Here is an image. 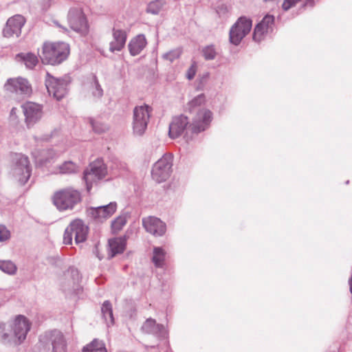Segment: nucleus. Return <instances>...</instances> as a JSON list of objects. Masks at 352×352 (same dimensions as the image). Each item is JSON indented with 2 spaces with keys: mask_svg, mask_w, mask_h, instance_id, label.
<instances>
[{
  "mask_svg": "<svg viewBox=\"0 0 352 352\" xmlns=\"http://www.w3.org/2000/svg\"><path fill=\"white\" fill-rule=\"evenodd\" d=\"M102 313L106 321L111 324L113 323V311L111 305L108 301L103 303L102 307Z\"/></svg>",
  "mask_w": 352,
  "mask_h": 352,
  "instance_id": "nucleus-29",
  "label": "nucleus"
},
{
  "mask_svg": "<svg viewBox=\"0 0 352 352\" xmlns=\"http://www.w3.org/2000/svg\"><path fill=\"white\" fill-rule=\"evenodd\" d=\"M171 163L168 157L160 159L152 169V178L157 183L166 181L170 175Z\"/></svg>",
  "mask_w": 352,
  "mask_h": 352,
  "instance_id": "nucleus-11",
  "label": "nucleus"
},
{
  "mask_svg": "<svg viewBox=\"0 0 352 352\" xmlns=\"http://www.w3.org/2000/svg\"><path fill=\"white\" fill-rule=\"evenodd\" d=\"M25 22V20L21 15L17 14L10 17L8 20L6 25L3 28V36L8 38L14 36H19Z\"/></svg>",
  "mask_w": 352,
  "mask_h": 352,
  "instance_id": "nucleus-14",
  "label": "nucleus"
},
{
  "mask_svg": "<svg viewBox=\"0 0 352 352\" xmlns=\"http://www.w3.org/2000/svg\"><path fill=\"white\" fill-rule=\"evenodd\" d=\"M127 38L126 32L120 29H113V40L110 43L109 50L111 52L120 51L125 45Z\"/></svg>",
  "mask_w": 352,
  "mask_h": 352,
  "instance_id": "nucleus-21",
  "label": "nucleus"
},
{
  "mask_svg": "<svg viewBox=\"0 0 352 352\" xmlns=\"http://www.w3.org/2000/svg\"><path fill=\"white\" fill-rule=\"evenodd\" d=\"M252 20L242 16L240 17L230 31V42L236 45L250 32L252 28Z\"/></svg>",
  "mask_w": 352,
  "mask_h": 352,
  "instance_id": "nucleus-8",
  "label": "nucleus"
},
{
  "mask_svg": "<svg viewBox=\"0 0 352 352\" xmlns=\"http://www.w3.org/2000/svg\"><path fill=\"white\" fill-rule=\"evenodd\" d=\"M68 22L74 30L86 33L88 30V23L82 10L79 8H72L68 12Z\"/></svg>",
  "mask_w": 352,
  "mask_h": 352,
  "instance_id": "nucleus-10",
  "label": "nucleus"
},
{
  "mask_svg": "<svg viewBox=\"0 0 352 352\" xmlns=\"http://www.w3.org/2000/svg\"><path fill=\"white\" fill-rule=\"evenodd\" d=\"M212 120V113L208 109L199 111L194 118L192 123L189 125L192 133H199L204 131Z\"/></svg>",
  "mask_w": 352,
  "mask_h": 352,
  "instance_id": "nucleus-13",
  "label": "nucleus"
},
{
  "mask_svg": "<svg viewBox=\"0 0 352 352\" xmlns=\"http://www.w3.org/2000/svg\"><path fill=\"white\" fill-rule=\"evenodd\" d=\"M14 165L12 174L20 184H25L31 175V169L28 158L23 155L16 154L14 159Z\"/></svg>",
  "mask_w": 352,
  "mask_h": 352,
  "instance_id": "nucleus-5",
  "label": "nucleus"
},
{
  "mask_svg": "<svg viewBox=\"0 0 352 352\" xmlns=\"http://www.w3.org/2000/svg\"><path fill=\"white\" fill-rule=\"evenodd\" d=\"M23 109L28 126L34 124L42 116V107L38 104L28 102L23 105Z\"/></svg>",
  "mask_w": 352,
  "mask_h": 352,
  "instance_id": "nucleus-16",
  "label": "nucleus"
},
{
  "mask_svg": "<svg viewBox=\"0 0 352 352\" xmlns=\"http://www.w3.org/2000/svg\"><path fill=\"white\" fill-rule=\"evenodd\" d=\"M52 199L53 204L60 211L72 210L82 200L80 192L73 188L56 190Z\"/></svg>",
  "mask_w": 352,
  "mask_h": 352,
  "instance_id": "nucleus-2",
  "label": "nucleus"
},
{
  "mask_svg": "<svg viewBox=\"0 0 352 352\" xmlns=\"http://www.w3.org/2000/svg\"><path fill=\"white\" fill-rule=\"evenodd\" d=\"M91 124L93 127L94 131L98 133H103L108 129L107 126L101 120H91Z\"/></svg>",
  "mask_w": 352,
  "mask_h": 352,
  "instance_id": "nucleus-32",
  "label": "nucleus"
},
{
  "mask_svg": "<svg viewBox=\"0 0 352 352\" xmlns=\"http://www.w3.org/2000/svg\"><path fill=\"white\" fill-rule=\"evenodd\" d=\"M166 251L159 247L153 248L152 261L157 267H163L165 265Z\"/></svg>",
  "mask_w": 352,
  "mask_h": 352,
  "instance_id": "nucleus-25",
  "label": "nucleus"
},
{
  "mask_svg": "<svg viewBox=\"0 0 352 352\" xmlns=\"http://www.w3.org/2000/svg\"><path fill=\"white\" fill-rule=\"evenodd\" d=\"M85 91L89 98H99L103 94V91L100 87L96 76H91L85 83Z\"/></svg>",
  "mask_w": 352,
  "mask_h": 352,
  "instance_id": "nucleus-22",
  "label": "nucleus"
},
{
  "mask_svg": "<svg viewBox=\"0 0 352 352\" xmlns=\"http://www.w3.org/2000/svg\"><path fill=\"white\" fill-rule=\"evenodd\" d=\"M62 173H72L77 170L76 165L72 162H67L60 167Z\"/></svg>",
  "mask_w": 352,
  "mask_h": 352,
  "instance_id": "nucleus-33",
  "label": "nucleus"
},
{
  "mask_svg": "<svg viewBox=\"0 0 352 352\" xmlns=\"http://www.w3.org/2000/svg\"><path fill=\"white\" fill-rule=\"evenodd\" d=\"M349 283L350 285V292L352 294V276L350 278Z\"/></svg>",
  "mask_w": 352,
  "mask_h": 352,
  "instance_id": "nucleus-40",
  "label": "nucleus"
},
{
  "mask_svg": "<svg viewBox=\"0 0 352 352\" xmlns=\"http://www.w3.org/2000/svg\"><path fill=\"white\" fill-rule=\"evenodd\" d=\"M126 223V219L123 217H117L111 223V228L114 232L120 231Z\"/></svg>",
  "mask_w": 352,
  "mask_h": 352,
  "instance_id": "nucleus-34",
  "label": "nucleus"
},
{
  "mask_svg": "<svg viewBox=\"0 0 352 352\" xmlns=\"http://www.w3.org/2000/svg\"><path fill=\"white\" fill-rule=\"evenodd\" d=\"M151 109L147 105L136 107L133 110V133L135 135H142L150 118Z\"/></svg>",
  "mask_w": 352,
  "mask_h": 352,
  "instance_id": "nucleus-4",
  "label": "nucleus"
},
{
  "mask_svg": "<svg viewBox=\"0 0 352 352\" xmlns=\"http://www.w3.org/2000/svg\"><path fill=\"white\" fill-rule=\"evenodd\" d=\"M37 1L43 10L49 9L54 3V0H37Z\"/></svg>",
  "mask_w": 352,
  "mask_h": 352,
  "instance_id": "nucleus-38",
  "label": "nucleus"
},
{
  "mask_svg": "<svg viewBox=\"0 0 352 352\" xmlns=\"http://www.w3.org/2000/svg\"><path fill=\"white\" fill-rule=\"evenodd\" d=\"M88 230V226L82 220L76 219L72 221L65 229L63 235L64 244L71 245L74 236L76 243L84 242L87 239Z\"/></svg>",
  "mask_w": 352,
  "mask_h": 352,
  "instance_id": "nucleus-3",
  "label": "nucleus"
},
{
  "mask_svg": "<svg viewBox=\"0 0 352 352\" xmlns=\"http://www.w3.org/2000/svg\"><path fill=\"white\" fill-rule=\"evenodd\" d=\"M10 237L9 230L4 226H0V241L7 240Z\"/></svg>",
  "mask_w": 352,
  "mask_h": 352,
  "instance_id": "nucleus-37",
  "label": "nucleus"
},
{
  "mask_svg": "<svg viewBox=\"0 0 352 352\" xmlns=\"http://www.w3.org/2000/svg\"><path fill=\"white\" fill-rule=\"evenodd\" d=\"M206 101L204 94L199 95L198 96L190 100L187 104V109L189 112L195 111L199 107L204 104Z\"/></svg>",
  "mask_w": 352,
  "mask_h": 352,
  "instance_id": "nucleus-28",
  "label": "nucleus"
},
{
  "mask_svg": "<svg viewBox=\"0 0 352 352\" xmlns=\"http://www.w3.org/2000/svg\"><path fill=\"white\" fill-rule=\"evenodd\" d=\"M107 174V166L102 160H96L91 162L84 173L87 188L89 189L93 183L103 179Z\"/></svg>",
  "mask_w": 352,
  "mask_h": 352,
  "instance_id": "nucleus-7",
  "label": "nucleus"
},
{
  "mask_svg": "<svg viewBox=\"0 0 352 352\" xmlns=\"http://www.w3.org/2000/svg\"><path fill=\"white\" fill-rule=\"evenodd\" d=\"M8 338V335L7 333H4L3 336V339L6 340Z\"/></svg>",
  "mask_w": 352,
  "mask_h": 352,
  "instance_id": "nucleus-41",
  "label": "nucleus"
},
{
  "mask_svg": "<svg viewBox=\"0 0 352 352\" xmlns=\"http://www.w3.org/2000/svg\"><path fill=\"white\" fill-rule=\"evenodd\" d=\"M116 203L111 202L107 206L89 208V214L96 221L102 222L111 217L116 212Z\"/></svg>",
  "mask_w": 352,
  "mask_h": 352,
  "instance_id": "nucleus-15",
  "label": "nucleus"
},
{
  "mask_svg": "<svg viewBox=\"0 0 352 352\" xmlns=\"http://www.w3.org/2000/svg\"><path fill=\"white\" fill-rule=\"evenodd\" d=\"M197 67L196 63H195V62L192 63V64L191 65L190 68L188 69L187 73H186V77L188 79L191 80L195 77L196 72H197Z\"/></svg>",
  "mask_w": 352,
  "mask_h": 352,
  "instance_id": "nucleus-36",
  "label": "nucleus"
},
{
  "mask_svg": "<svg viewBox=\"0 0 352 352\" xmlns=\"http://www.w3.org/2000/svg\"><path fill=\"white\" fill-rule=\"evenodd\" d=\"M162 3L160 0L151 2L147 7V12L153 14L159 13L162 8Z\"/></svg>",
  "mask_w": 352,
  "mask_h": 352,
  "instance_id": "nucleus-31",
  "label": "nucleus"
},
{
  "mask_svg": "<svg viewBox=\"0 0 352 352\" xmlns=\"http://www.w3.org/2000/svg\"><path fill=\"white\" fill-rule=\"evenodd\" d=\"M66 83L64 80L51 77L46 81V87L50 95L57 100L62 99L66 94Z\"/></svg>",
  "mask_w": 352,
  "mask_h": 352,
  "instance_id": "nucleus-17",
  "label": "nucleus"
},
{
  "mask_svg": "<svg viewBox=\"0 0 352 352\" xmlns=\"http://www.w3.org/2000/svg\"><path fill=\"white\" fill-rule=\"evenodd\" d=\"M188 124V118L179 116L173 118L169 126V135L171 138L179 137Z\"/></svg>",
  "mask_w": 352,
  "mask_h": 352,
  "instance_id": "nucleus-20",
  "label": "nucleus"
},
{
  "mask_svg": "<svg viewBox=\"0 0 352 352\" xmlns=\"http://www.w3.org/2000/svg\"><path fill=\"white\" fill-rule=\"evenodd\" d=\"M44 352H66V342L59 331L47 333L43 338Z\"/></svg>",
  "mask_w": 352,
  "mask_h": 352,
  "instance_id": "nucleus-6",
  "label": "nucleus"
},
{
  "mask_svg": "<svg viewBox=\"0 0 352 352\" xmlns=\"http://www.w3.org/2000/svg\"><path fill=\"white\" fill-rule=\"evenodd\" d=\"M10 327L14 337L13 342L18 344L25 339L27 333L30 329L31 323L26 317L19 315L12 320Z\"/></svg>",
  "mask_w": 352,
  "mask_h": 352,
  "instance_id": "nucleus-9",
  "label": "nucleus"
},
{
  "mask_svg": "<svg viewBox=\"0 0 352 352\" xmlns=\"http://www.w3.org/2000/svg\"><path fill=\"white\" fill-rule=\"evenodd\" d=\"M146 45V40L144 35H138L133 38L129 43L130 54L133 56L139 54Z\"/></svg>",
  "mask_w": 352,
  "mask_h": 352,
  "instance_id": "nucleus-23",
  "label": "nucleus"
},
{
  "mask_svg": "<svg viewBox=\"0 0 352 352\" xmlns=\"http://www.w3.org/2000/svg\"><path fill=\"white\" fill-rule=\"evenodd\" d=\"M274 26V16L271 14L265 15L258 23L254 30L253 39L256 42H261L273 31Z\"/></svg>",
  "mask_w": 352,
  "mask_h": 352,
  "instance_id": "nucleus-12",
  "label": "nucleus"
},
{
  "mask_svg": "<svg viewBox=\"0 0 352 352\" xmlns=\"http://www.w3.org/2000/svg\"><path fill=\"white\" fill-rule=\"evenodd\" d=\"M6 87L10 91L24 94H29L32 90L28 81L21 78L8 80L6 84Z\"/></svg>",
  "mask_w": 352,
  "mask_h": 352,
  "instance_id": "nucleus-19",
  "label": "nucleus"
},
{
  "mask_svg": "<svg viewBox=\"0 0 352 352\" xmlns=\"http://www.w3.org/2000/svg\"><path fill=\"white\" fill-rule=\"evenodd\" d=\"M109 257L112 258L118 254L122 253L126 247L124 239L119 237L109 240Z\"/></svg>",
  "mask_w": 352,
  "mask_h": 352,
  "instance_id": "nucleus-24",
  "label": "nucleus"
},
{
  "mask_svg": "<svg viewBox=\"0 0 352 352\" xmlns=\"http://www.w3.org/2000/svg\"><path fill=\"white\" fill-rule=\"evenodd\" d=\"M16 59L24 63L28 68H33L38 63L37 56L32 53H21L16 56Z\"/></svg>",
  "mask_w": 352,
  "mask_h": 352,
  "instance_id": "nucleus-26",
  "label": "nucleus"
},
{
  "mask_svg": "<svg viewBox=\"0 0 352 352\" xmlns=\"http://www.w3.org/2000/svg\"><path fill=\"white\" fill-rule=\"evenodd\" d=\"M142 224L146 230L154 236H162L166 232L165 223L157 217L144 218Z\"/></svg>",
  "mask_w": 352,
  "mask_h": 352,
  "instance_id": "nucleus-18",
  "label": "nucleus"
},
{
  "mask_svg": "<svg viewBox=\"0 0 352 352\" xmlns=\"http://www.w3.org/2000/svg\"><path fill=\"white\" fill-rule=\"evenodd\" d=\"M69 54V47L64 42H45L40 58L43 64L56 65L64 61Z\"/></svg>",
  "mask_w": 352,
  "mask_h": 352,
  "instance_id": "nucleus-1",
  "label": "nucleus"
},
{
  "mask_svg": "<svg viewBox=\"0 0 352 352\" xmlns=\"http://www.w3.org/2000/svg\"><path fill=\"white\" fill-rule=\"evenodd\" d=\"M82 352H107L104 344L97 339L87 344L82 349Z\"/></svg>",
  "mask_w": 352,
  "mask_h": 352,
  "instance_id": "nucleus-27",
  "label": "nucleus"
},
{
  "mask_svg": "<svg viewBox=\"0 0 352 352\" xmlns=\"http://www.w3.org/2000/svg\"><path fill=\"white\" fill-rule=\"evenodd\" d=\"M0 269L9 274H13L16 271V265L9 261H0Z\"/></svg>",
  "mask_w": 352,
  "mask_h": 352,
  "instance_id": "nucleus-30",
  "label": "nucleus"
},
{
  "mask_svg": "<svg viewBox=\"0 0 352 352\" xmlns=\"http://www.w3.org/2000/svg\"><path fill=\"white\" fill-rule=\"evenodd\" d=\"M155 324V321L153 319H148L143 325V329L148 332L150 331V328L154 327Z\"/></svg>",
  "mask_w": 352,
  "mask_h": 352,
  "instance_id": "nucleus-39",
  "label": "nucleus"
},
{
  "mask_svg": "<svg viewBox=\"0 0 352 352\" xmlns=\"http://www.w3.org/2000/svg\"><path fill=\"white\" fill-rule=\"evenodd\" d=\"M203 54L206 59L210 60L214 58L216 52L212 46H208L203 50Z\"/></svg>",
  "mask_w": 352,
  "mask_h": 352,
  "instance_id": "nucleus-35",
  "label": "nucleus"
}]
</instances>
